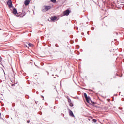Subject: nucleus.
<instances>
[{
	"instance_id": "nucleus-1",
	"label": "nucleus",
	"mask_w": 124,
	"mask_h": 124,
	"mask_svg": "<svg viewBox=\"0 0 124 124\" xmlns=\"http://www.w3.org/2000/svg\"><path fill=\"white\" fill-rule=\"evenodd\" d=\"M43 9L46 10V11L49 10V9H51V6H45L43 7Z\"/></svg>"
},
{
	"instance_id": "nucleus-2",
	"label": "nucleus",
	"mask_w": 124,
	"mask_h": 124,
	"mask_svg": "<svg viewBox=\"0 0 124 124\" xmlns=\"http://www.w3.org/2000/svg\"><path fill=\"white\" fill-rule=\"evenodd\" d=\"M7 4H8L9 7H10V8L12 7V2L11 1V0H9L8 1Z\"/></svg>"
},
{
	"instance_id": "nucleus-3",
	"label": "nucleus",
	"mask_w": 124,
	"mask_h": 124,
	"mask_svg": "<svg viewBox=\"0 0 124 124\" xmlns=\"http://www.w3.org/2000/svg\"><path fill=\"white\" fill-rule=\"evenodd\" d=\"M69 13H70L69 10H67L64 12V15H67V16L69 15Z\"/></svg>"
},
{
	"instance_id": "nucleus-4",
	"label": "nucleus",
	"mask_w": 124,
	"mask_h": 124,
	"mask_svg": "<svg viewBox=\"0 0 124 124\" xmlns=\"http://www.w3.org/2000/svg\"><path fill=\"white\" fill-rule=\"evenodd\" d=\"M87 102H88V103H92V101H91V98H90V97H88V98H87V99H86Z\"/></svg>"
},
{
	"instance_id": "nucleus-5",
	"label": "nucleus",
	"mask_w": 124,
	"mask_h": 124,
	"mask_svg": "<svg viewBox=\"0 0 124 124\" xmlns=\"http://www.w3.org/2000/svg\"><path fill=\"white\" fill-rule=\"evenodd\" d=\"M24 3L25 5H28L30 3V0H25Z\"/></svg>"
},
{
	"instance_id": "nucleus-6",
	"label": "nucleus",
	"mask_w": 124,
	"mask_h": 124,
	"mask_svg": "<svg viewBox=\"0 0 124 124\" xmlns=\"http://www.w3.org/2000/svg\"><path fill=\"white\" fill-rule=\"evenodd\" d=\"M69 115L71 116V117H74V115L73 114V112L71 111V110L69 111Z\"/></svg>"
},
{
	"instance_id": "nucleus-7",
	"label": "nucleus",
	"mask_w": 124,
	"mask_h": 124,
	"mask_svg": "<svg viewBox=\"0 0 124 124\" xmlns=\"http://www.w3.org/2000/svg\"><path fill=\"white\" fill-rule=\"evenodd\" d=\"M13 13H14V14H17V9H14L13 10Z\"/></svg>"
},
{
	"instance_id": "nucleus-8",
	"label": "nucleus",
	"mask_w": 124,
	"mask_h": 124,
	"mask_svg": "<svg viewBox=\"0 0 124 124\" xmlns=\"http://www.w3.org/2000/svg\"><path fill=\"white\" fill-rule=\"evenodd\" d=\"M56 20H57V17L56 16L51 18V21H56Z\"/></svg>"
},
{
	"instance_id": "nucleus-9",
	"label": "nucleus",
	"mask_w": 124,
	"mask_h": 124,
	"mask_svg": "<svg viewBox=\"0 0 124 124\" xmlns=\"http://www.w3.org/2000/svg\"><path fill=\"white\" fill-rule=\"evenodd\" d=\"M51 1L53 3H56V2H57V0H51Z\"/></svg>"
},
{
	"instance_id": "nucleus-10",
	"label": "nucleus",
	"mask_w": 124,
	"mask_h": 124,
	"mask_svg": "<svg viewBox=\"0 0 124 124\" xmlns=\"http://www.w3.org/2000/svg\"><path fill=\"white\" fill-rule=\"evenodd\" d=\"M84 97L86 98V99H87V98H89V97L87 96V94L86 93H84Z\"/></svg>"
},
{
	"instance_id": "nucleus-11",
	"label": "nucleus",
	"mask_w": 124,
	"mask_h": 124,
	"mask_svg": "<svg viewBox=\"0 0 124 124\" xmlns=\"http://www.w3.org/2000/svg\"><path fill=\"white\" fill-rule=\"evenodd\" d=\"M28 45H29V46H33V45H32V44H31V43H29V44H28Z\"/></svg>"
},
{
	"instance_id": "nucleus-12",
	"label": "nucleus",
	"mask_w": 124,
	"mask_h": 124,
	"mask_svg": "<svg viewBox=\"0 0 124 124\" xmlns=\"http://www.w3.org/2000/svg\"><path fill=\"white\" fill-rule=\"evenodd\" d=\"M93 122H94V123H95V122H96V120L95 119H93Z\"/></svg>"
},
{
	"instance_id": "nucleus-13",
	"label": "nucleus",
	"mask_w": 124,
	"mask_h": 124,
	"mask_svg": "<svg viewBox=\"0 0 124 124\" xmlns=\"http://www.w3.org/2000/svg\"><path fill=\"white\" fill-rule=\"evenodd\" d=\"M70 106H73V105L72 104H70Z\"/></svg>"
},
{
	"instance_id": "nucleus-14",
	"label": "nucleus",
	"mask_w": 124,
	"mask_h": 124,
	"mask_svg": "<svg viewBox=\"0 0 124 124\" xmlns=\"http://www.w3.org/2000/svg\"><path fill=\"white\" fill-rule=\"evenodd\" d=\"M1 116V114L0 113V117Z\"/></svg>"
}]
</instances>
